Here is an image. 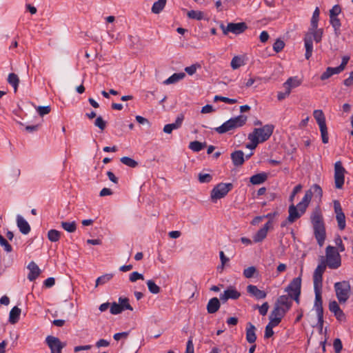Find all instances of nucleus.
<instances>
[{
	"instance_id": "obj_3",
	"label": "nucleus",
	"mask_w": 353,
	"mask_h": 353,
	"mask_svg": "<svg viewBox=\"0 0 353 353\" xmlns=\"http://www.w3.org/2000/svg\"><path fill=\"white\" fill-rule=\"evenodd\" d=\"M336 296L340 303H345L350 296L351 287L348 281L336 282L334 285Z\"/></svg>"
},
{
	"instance_id": "obj_23",
	"label": "nucleus",
	"mask_w": 353,
	"mask_h": 353,
	"mask_svg": "<svg viewBox=\"0 0 353 353\" xmlns=\"http://www.w3.org/2000/svg\"><path fill=\"white\" fill-rule=\"evenodd\" d=\"M256 327L250 322L246 324V341L249 343H254L256 340Z\"/></svg>"
},
{
	"instance_id": "obj_7",
	"label": "nucleus",
	"mask_w": 353,
	"mask_h": 353,
	"mask_svg": "<svg viewBox=\"0 0 353 353\" xmlns=\"http://www.w3.org/2000/svg\"><path fill=\"white\" fill-rule=\"evenodd\" d=\"M313 116L319 126L322 142L323 143H327L329 137L323 112L321 110H315L313 112Z\"/></svg>"
},
{
	"instance_id": "obj_35",
	"label": "nucleus",
	"mask_w": 353,
	"mask_h": 353,
	"mask_svg": "<svg viewBox=\"0 0 353 353\" xmlns=\"http://www.w3.org/2000/svg\"><path fill=\"white\" fill-rule=\"evenodd\" d=\"M61 227L68 232L72 233L77 230V224L75 221L67 222L62 221L61 223Z\"/></svg>"
},
{
	"instance_id": "obj_50",
	"label": "nucleus",
	"mask_w": 353,
	"mask_h": 353,
	"mask_svg": "<svg viewBox=\"0 0 353 353\" xmlns=\"http://www.w3.org/2000/svg\"><path fill=\"white\" fill-rule=\"evenodd\" d=\"M230 65L233 70H236L243 65V61L240 57L235 56L232 58Z\"/></svg>"
},
{
	"instance_id": "obj_25",
	"label": "nucleus",
	"mask_w": 353,
	"mask_h": 353,
	"mask_svg": "<svg viewBox=\"0 0 353 353\" xmlns=\"http://www.w3.org/2000/svg\"><path fill=\"white\" fill-rule=\"evenodd\" d=\"M231 159L234 166L242 165L245 162L243 152L242 150H235L231 154Z\"/></svg>"
},
{
	"instance_id": "obj_47",
	"label": "nucleus",
	"mask_w": 353,
	"mask_h": 353,
	"mask_svg": "<svg viewBox=\"0 0 353 353\" xmlns=\"http://www.w3.org/2000/svg\"><path fill=\"white\" fill-rule=\"evenodd\" d=\"M214 101H221L225 102L228 104H234V103H237V99H230L228 97L219 96V95H216L214 97Z\"/></svg>"
},
{
	"instance_id": "obj_48",
	"label": "nucleus",
	"mask_w": 353,
	"mask_h": 353,
	"mask_svg": "<svg viewBox=\"0 0 353 353\" xmlns=\"http://www.w3.org/2000/svg\"><path fill=\"white\" fill-rule=\"evenodd\" d=\"M309 190H312V195L321 199L323 196V190L321 186L318 184H314Z\"/></svg>"
},
{
	"instance_id": "obj_43",
	"label": "nucleus",
	"mask_w": 353,
	"mask_h": 353,
	"mask_svg": "<svg viewBox=\"0 0 353 353\" xmlns=\"http://www.w3.org/2000/svg\"><path fill=\"white\" fill-rule=\"evenodd\" d=\"M190 19L201 20L203 19V12L199 10H190L187 14Z\"/></svg>"
},
{
	"instance_id": "obj_56",
	"label": "nucleus",
	"mask_w": 353,
	"mask_h": 353,
	"mask_svg": "<svg viewBox=\"0 0 353 353\" xmlns=\"http://www.w3.org/2000/svg\"><path fill=\"white\" fill-rule=\"evenodd\" d=\"M256 307L259 309V312L261 315L265 316L268 313L269 304L268 302H265L261 306L256 305Z\"/></svg>"
},
{
	"instance_id": "obj_51",
	"label": "nucleus",
	"mask_w": 353,
	"mask_h": 353,
	"mask_svg": "<svg viewBox=\"0 0 353 353\" xmlns=\"http://www.w3.org/2000/svg\"><path fill=\"white\" fill-rule=\"evenodd\" d=\"M284 47H285L284 41L279 39H276V41L273 44V50L276 52H281L283 49Z\"/></svg>"
},
{
	"instance_id": "obj_11",
	"label": "nucleus",
	"mask_w": 353,
	"mask_h": 353,
	"mask_svg": "<svg viewBox=\"0 0 353 353\" xmlns=\"http://www.w3.org/2000/svg\"><path fill=\"white\" fill-rule=\"evenodd\" d=\"M345 169L342 165L341 161H336L334 164V183L337 189H341L345 181Z\"/></svg>"
},
{
	"instance_id": "obj_13",
	"label": "nucleus",
	"mask_w": 353,
	"mask_h": 353,
	"mask_svg": "<svg viewBox=\"0 0 353 353\" xmlns=\"http://www.w3.org/2000/svg\"><path fill=\"white\" fill-rule=\"evenodd\" d=\"M46 343L50 349L51 353H61L62 349L66 345L62 343L59 338L50 335L46 338Z\"/></svg>"
},
{
	"instance_id": "obj_64",
	"label": "nucleus",
	"mask_w": 353,
	"mask_h": 353,
	"mask_svg": "<svg viewBox=\"0 0 353 353\" xmlns=\"http://www.w3.org/2000/svg\"><path fill=\"white\" fill-rule=\"evenodd\" d=\"M269 319L270 322L268 323V325H270L272 327L277 326L281 321V320L279 319V318L272 316L271 315H270Z\"/></svg>"
},
{
	"instance_id": "obj_27",
	"label": "nucleus",
	"mask_w": 353,
	"mask_h": 353,
	"mask_svg": "<svg viewBox=\"0 0 353 353\" xmlns=\"http://www.w3.org/2000/svg\"><path fill=\"white\" fill-rule=\"evenodd\" d=\"M288 212L289 216L288 217V221L290 223H294L302 216L301 213L297 210V208L294 204L289 206Z\"/></svg>"
},
{
	"instance_id": "obj_26",
	"label": "nucleus",
	"mask_w": 353,
	"mask_h": 353,
	"mask_svg": "<svg viewBox=\"0 0 353 353\" xmlns=\"http://www.w3.org/2000/svg\"><path fill=\"white\" fill-rule=\"evenodd\" d=\"M17 224L23 234H28L30 232L29 223L21 215L17 216Z\"/></svg>"
},
{
	"instance_id": "obj_46",
	"label": "nucleus",
	"mask_w": 353,
	"mask_h": 353,
	"mask_svg": "<svg viewBox=\"0 0 353 353\" xmlns=\"http://www.w3.org/2000/svg\"><path fill=\"white\" fill-rule=\"evenodd\" d=\"M0 245L3 248V250L6 252H11L12 251V245L1 234H0Z\"/></svg>"
},
{
	"instance_id": "obj_60",
	"label": "nucleus",
	"mask_w": 353,
	"mask_h": 353,
	"mask_svg": "<svg viewBox=\"0 0 353 353\" xmlns=\"http://www.w3.org/2000/svg\"><path fill=\"white\" fill-rule=\"evenodd\" d=\"M51 110L50 106H39L37 108V112L40 116L43 117L47 114H48Z\"/></svg>"
},
{
	"instance_id": "obj_30",
	"label": "nucleus",
	"mask_w": 353,
	"mask_h": 353,
	"mask_svg": "<svg viewBox=\"0 0 353 353\" xmlns=\"http://www.w3.org/2000/svg\"><path fill=\"white\" fill-rule=\"evenodd\" d=\"M21 312V309L17 306L12 307L9 314V322L11 324L17 323L19 320Z\"/></svg>"
},
{
	"instance_id": "obj_9",
	"label": "nucleus",
	"mask_w": 353,
	"mask_h": 353,
	"mask_svg": "<svg viewBox=\"0 0 353 353\" xmlns=\"http://www.w3.org/2000/svg\"><path fill=\"white\" fill-rule=\"evenodd\" d=\"M315 293V301L314 307L316 310L318 324L322 329L323 325V300H322V288H314Z\"/></svg>"
},
{
	"instance_id": "obj_19",
	"label": "nucleus",
	"mask_w": 353,
	"mask_h": 353,
	"mask_svg": "<svg viewBox=\"0 0 353 353\" xmlns=\"http://www.w3.org/2000/svg\"><path fill=\"white\" fill-rule=\"evenodd\" d=\"M329 310L331 312L334 313L336 319L338 321L345 320V315L343 310L340 308L338 303L336 301H332L329 303Z\"/></svg>"
},
{
	"instance_id": "obj_52",
	"label": "nucleus",
	"mask_w": 353,
	"mask_h": 353,
	"mask_svg": "<svg viewBox=\"0 0 353 353\" xmlns=\"http://www.w3.org/2000/svg\"><path fill=\"white\" fill-rule=\"evenodd\" d=\"M198 176L199 181L201 183H210L212 179V176L210 174L199 173Z\"/></svg>"
},
{
	"instance_id": "obj_55",
	"label": "nucleus",
	"mask_w": 353,
	"mask_h": 353,
	"mask_svg": "<svg viewBox=\"0 0 353 353\" xmlns=\"http://www.w3.org/2000/svg\"><path fill=\"white\" fill-rule=\"evenodd\" d=\"M94 125L98 127L101 130H103L106 127V122L99 116L97 117L94 121Z\"/></svg>"
},
{
	"instance_id": "obj_17",
	"label": "nucleus",
	"mask_w": 353,
	"mask_h": 353,
	"mask_svg": "<svg viewBox=\"0 0 353 353\" xmlns=\"http://www.w3.org/2000/svg\"><path fill=\"white\" fill-rule=\"evenodd\" d=\"M301 276L293 279L285 288V291L288 292V295L301 294Z\"/></svg>"
},
{
	"instance_id": "obj_2",
	"label": "nucleus",
	"mask_w": 353,
	"mask_h": 353,
	"mask_svg": "<svg viewBox=\"0 0 353 353\" xmlns=\"http://www.w3.org/2000/svg\"><path fill=\"white\" fill-rule=\"evenodd\" d=\"M248 120V117L244 114H240L237 117L230 118L221 125L215 128L214 130L219 134H224L238 128L243 126Z\"/></svg>"
},
{
	"instance_id": "obj_1",
	"label": "nucleus",
	"mask_w": 353,
	"mask_h": 353,
	"mask_svg": "<svg viewBox=\"0 0 353 353\" xmlns=\"http://www.w3.org/2000/svg\"><path fill=\"white\" fill-rule=\"evenodd\" d=\"M310 220L317 243L319 246H323L326 237V232L323 214L319 206L316 207L312 211Z\"/></svg>"
},
{
	"instance_id": "obj_8",
	"label": "nucleus",
	"mask_w": 353,
	"mask_h": 353,
	"mask_svg": "<svg viewBox=\"0 0 353 353\" xmlns=\"http://www.w3.org/2000/svg\"><path fill=\"white\" fill-rule=\"evenodd\" d=\"M224 35H228L229 32L238 35L244 32L248 29V26L245 22L228 23L225 26L223 23L219 26Z\"/></svg>"
},
{
	"instance_id": "obj_29",
	"label": "nucleus",
	"mask_w": 353,
	"mask_h": 353,
	"mask_svg": "<svg viewBox=\"0 0 353 353\" xmlns=\"http://www.w3.org/2000/svg\"><path fill=\"white\" fill-rule=\"evenodd\" d=\"M268 179V174L261 172L252 176L250 178V182L253 185H259L264 183Z\"/></svg>"
},
{
	"instance_id": "obj_22",
	"label": "nucleus",
	"mask_w": 353,
	"mask_h": 353,
	"mask_svg": "<svg viewBox=\"0 0 353 353\" xmlns=\"http://www.w3.org/2000/svg\"><path fill=\"white\" fill-rule=\"evenodd\" d=\"M247 292L256 299H263L267 296V293L265 291L259 290L254 285H248L247 286Z\"/></svg>"
},
{
	"instance_id": "obj_12",
	"label": "nucleus",
	"mask_w": 353,
	"mask_h": 353,
	"mask_svg": "<svg viewBox=\"0 0 353 353\" xmlns=\"http://www.w3.org/2000/svg\"><path fill=\"white\" fill-rule=\"evenodd\" d=\"M325 261L322 258L320 263L317 265L313 274L314 288L323 287V274L326 269Z\"/></svg>"
},
{
	"instance_id": "obj_32",
	"label": "nucleus",
	"mask_w": 353,
	"mask_h": 353,
	"mask_svg": "<svg viewBox=\"0 0 353 353\" xmlns=\"http://www.w3.org/2000/svg\"><path fill=\"white\" fill-rule=\"evenodd\" d=\"M185 77V74L184 72L174 73L172 76L165 80L163 83L165 85L175 83L183 79Z\"/></svg>"
},
{
	"instance_id": "obj_20",
	"label": "nucleus",
	"mask_w": 353,
	"mask_h": 353,
	"mask_svg": "<svg viewBox=\"0 0 353 353\" xmlns=\"http://www.w3.org/2000/svg\"><path fill=\"white\" fill-rule=\"evenodd\" d=\"M272 225V221H268L264 226L259 230L254 235L253 240L255 243L261 242L266 236L270 227Z\"/></svg>"
},
{
	"instance_id": "obj_59",
	"label": "nucleus",
	"mask_w": 353,
	"mask_h": 353,
	"mask_svg": "<svg viewBox=\"0 0 353 353\" xmlns=\"http://www.w3.org/2000/svg\"><path fill=\"white\" fill-rule=\"evenodd\" d=\"M312 197V190H307L305 193L303 198L301 200L303 203L306 204V205H309L310 201Z\"/></svg>"
},
{
	"instance_id": "obj_10",
	"label": "nucleus",
	"mask_w": 353,
	"mask_h": 353,
	"mask_svg": "<svg viewBox=\"0 0 353 353\" xmlns=\"http://www.w3.org/2000/svg\"><path fill=\"white\" fill-rule=\"evenodd\" d=\"M233 185L231 183H220L217 184L211 191L212 200H217L225 196L232 189Z\"/></svg>"
},
{
	"instance_id": "obj_14",
	"label": "nucleus",
	"mask_w": 353,
	"mask_h": 353,
	"mask_svg": "<svg viewBox=\"0 0 353 353\" xmlns=\"http://www.w3.org/2000/svg\"><path fill=\"white\" fill-rule=\"evenodd\" d=\"M334 209L336 213V219L338 223V227L341 230H343L345 229L346 225L345 216L343 212L340 202L337 200L334 201Z\"/></svg>"
},
{
	"instance_id": "obj_53",
	"label": "nucleus",
	"mask_w": 353,
	"mask_h": 353,
	"mask_svg": "<svg viewBox=\"0 0 353 353\" xmlns=\"http://www.w3.org/2000/svg\"><path fill=\"white\" fill-rule=\"evenodd\" d=\"M201 65L199 63H195L192 64L190 66H188L185 68V71L189 74V75H193L195 74L197 68H200Z\"/></svg>"
},
{
	"instance_id": "obj_58",
	"label": "nucleus",
	"mask_w": 353,
	"mask_h": 353,
	"mask_svg": "<svg viewBox=\"0 0 353 353\" xmlns=\"http://www.w3.org/2000/svg\"><path fill=\"white\" fill-rule=\"evenodd\" d=\"M312 197V190H307L305 193L303 198L301 200L303 203L306 204V205H309L310 201Z\"/></svg>"
},
{
	"instance_id": "obj_41",
	"label": "nucleus",
	"mask_w": 353,
	"mask_h": 353,
	"mask_svg": "<svg viewBox=\"0 0 353 353\" xmlns=\"http://www.w3.org/2000/svg\"><path fill=\"white\" fill-rule=\"evenodd\" d=\"M301 84V81L297 77H290L285 85H289L292 89L299 87Z\"/></svg>"
},
{
	"instance_id": "obj_62",
	"label": "nucleus",
	"mask_w": 353,
	"mask_h": 353,
	"mask_svg": "<svg viewBox=\"0 0 353 353\" xmlns=\"http://www.w3.org/2000/svg\"><path fill=\"white\" fill-rule=\"evenodd\" d=\"M341 12V8L339 5H335L332 7V8L330 10V17H337L340 12Z\"/></svg>"
},
{
	"instance_id": "obj_38",
	"label": "nucleus",
	"mask_w": 353,
	"mask_h": 353,
	"mask_svg": "<svg viewBox=\"0 0 353 353\" xmlns=\"http://www.w3.org/2000/svg\"><path fill=\"white\" fill-rule=\"evenodd\" d=\"M61 237V232L57 230L52 229L48 232V238L51 242H57Z\"/></svg>"
},
{
	"instance_id": "obj_57",
	"label": "nucleus",
	"mask_w": 353,
	"mask_h": 353,
	"mask_svg": "<svg viewBox=\"0 0 353 353\" xmlns=\"http://www.w3.org/2000/svg\"><path fill=\"white\" fill-rule=\"evenodd\" d=\"M139 279H144V276L142 274L139 273L138 272H133L130 274L129 280L131 282H135Z\"/></svg>"
},
{
	"instance_id": "obj_39",
	"label": "nucleus",
	"mask_w": 353,
	"mask_h": 353,
	"mask_svg": "<svg viewBox=\"0 0 353 353\" xmlns=\"http://www.w3.org/2000/svg\"><path fill=\"white\" fill-rule=\"evenodd\" d=\"M258 273L256 268L254 266H250L244 269L243 275L247 279L254 277L255 274Z\"/></svg>"
},
{
	"instance_id": "obj_36",
	"label": "nucleus",
	"mask_w": 353,
	"mask_h": 353,
	"mask_svg": "<svg viewBox=\"0 0 353 353\" xmlns=\"http://www.w3.org/2000/svg\"><path fill=\"white\" fill-rule=\"evenodd\" d=\"M206 145L205 142L201 143L198 141H194L190 143L189 148L194 152H199Z\"/></svg>"
},
{
	"instance_id": "obj_28",
	"label": "nucleus",
	"mask_w": 353,
	"mask_h": 353,
	"mask_svg": "<svg viewBox=\"0 0 353 353\" xmlns=\"http://www.w3.org/2000/svg\"><path fill=\"white\" fill-rule=\"evenodd\" d=\"M220 306V301L216 297L212 298L207 304V311L209 314H214L219 310Z\"/></svg>"
},
{
	"instance_id": "obj_49",
	"label": "nucleus",
	"mask_w": 353,
	"mask_h": 353,
	"mask_svg": "<svg viewBox=\"0 0 353 353\" xmlns=\"http://www.w3.org/2000/svg\"><path fill=\"white\" fill-rule=\"evenodd\" d=\"M123 312V308L120 305L119 303H117L113 302L110 306V313L112 314H119Z\"/></svg>"
},
{
	"instance_id": "obj_45",
	"label": "nucleus",
	"mask_w": 353,
	"mask_h": 353,
	"mask_svg": "<svg viewBox=\"0 0 353 353\" xmlns=\"http://www.w3.org/2000/svg\"><path fill=\"white\" fill-rule=\"evenodd\" d=\"M119 303L121 307L123 308V311L125 310H128L130 311L133 310L132 307L129 303V299L126 297H119Z\"/></svg>"
},
{
	"instance_id": "obj_16",
	"label": "nucleus",
	"mask_w": 353,
	"mask_h": 353,
	"mask_svg": "<svg viewBox=\"0 0 353 353\" xmlns=\"http://www.w3.org/2000/svg\"><path fill=\"white\" fill-rule=\"evenodd\" d=\"M241 296V293L233 286L228 287L221 294L220 299L223 303H225L228 299L236 300Z\"/></svg>"
},
{
	"instance_id": "obj_4",
	"label": "nucleus",
	"mask_w": 353,
	"mask_h": 353,
	"mask_svg": "<svg viewBox=\"0 0 353 353\" xmlns=\"http://www.w3.org/2000/svg\"><path fill=\"white\" fill-rule=\"evenodd\" d=\"M326 265L330 269H337L341 265V256L335 247L328 245L326 248Z\"/></svg>"
},
{
	"instance_id": "obj_44",
	"label": "nucleus",
	"mask_w": 353,
	"mask_h": 353,
	"mask_svg": "<svg viewBox=\"0 0 353 353\" xmlns=\"http://www.w3.org/2000/svg\"><path fill=\"white\" fill-rule=\"evenodd\" d=\"M149 291L152 294H158L160 292L161 288L152 280H148L146 282Z\"/></svg>"
},
{
	"instance_id": "obj_33",
	"label": "nucleus",
	"mask_w": 353,
	"mask_h": 353,
	"mask_svg": "<svg viewBox=\"0 0 353 353\" xmlns=\"http://www.w3.org/2000/svg\"><path fill=\"white\" fill-rule=\"evenodd\" d=\"M167 0H158L155 1L152 7V12L154 14L160 13L165 6Z\"/></svg>"
},
{
	"instance_id": "obj_40",
	"label": "nucleus",
	"mask_w": 353,
	"mask_h": 353,
	"mask_svg": "<svg viewBox=\"0 0 353 353\" xmlns=\"http://www.w3.org/2000/svg\"><path fill=\"white\" fill-rule=\"evenodd\" d=\"M113 277V274H105L97 278L96 281V286L103 285L110 281Z\"/></svg>"
},
{
	"instance_id": "obj_24",
	"label": "nucleus",
	"mask_w": 353,
	"mask_h": 353,
	"mask_svg": "<svg viewBox=\"0 0 353 353\" xmlns=\"http://www.w3.org/2000/svg\"><path fill=\"white\" fill-rule=\"evenodd\" d=\"M28 269L30 270L28 279L30 281H34L41 274V270L39 266L34 261H31L28 264Z\"/></svg>"
},
{
	"instance_id": "obj_37",
	"label": "nucleus",
	"mask_w": 353,
	"mask_h": 353,
	"mask_svg": "<svg viewBox=\"0 0 353 353\" xmlns=\"http://www.w3.org/2000/svg\"><path fill=\"white\" fill-rule=\"evenodd\" d=\"M286 313L287 312H285L284 310L274 305V309L272 310L270 315L276 318L277 317L279 319L282 320V319L285 316Z\"/></svg>"
},
{
	"instance_id": "obj_63",
	"label": "nucleus",
	"mask_w": 353,
	"mask_h": 353,
	"mask_svg": "<svg viewBox=\"0 0 353 353\" xmlns=\"http://www.w3.org/2000/svg\"><path fill=\"white\" fill-rule=\"evenodd\" d=\"M194 344L192 336H190L186 344V350L185 353H194Z\"/></svg>"
},
{
	"instance_id": "obj_54",
	"label": "nucleus",
	"mask_w": 353,
	"mask_h": 353,
	"mask_svg": "<svg viewBox=\"0 0 353 353\" xmlns=\"http://www.w3.org/2000/svg\"><path fill=\"white\" fill-rule=\"evenodd\" d=\"M248 139L250 141V143L246 145V148L254 150L256 148L259 143V140H256L255 137H251V135L248 134Z\"/></svg>"
},
{
	"instance_id": "obj_5",
	"label": "nucleus",
	"mask_w": 353,
	"mask_h": 353,
	"mask_svg": "<svg viewBox=\"0 0 353 353\" xmlns=\"http://www.w3.org/2000/svg\"><path fill=\"white\" fill-rule=\"evenodd\" d=\"M274 126L272 124H266L262 128H254L249 134L251 137H255L259 143H263L268 140L273 133Z\"/></svg>"
},
{
	"instance_id": "obj_15",
	"label": "nucleus",
	"mask_w": 353,
	"mask_h": 353,
	"mask_svg": "<svg viewBox=\"0 0 353 353\" xmlns=\"http://www.w3.org/2000/svg\"><path fill=\"white\" fill-rule=\"evenodd\" d=\"M314 35L315 34L312 33V32H307L303 38L305 48V57L307 60L310 59L312 55L313 40L314 41Z\"/></svg>"
},
{
	"instance_id": "obj_42",
	"label": "nucleus",
	"mask_w": 353,
	"mask_h": 353,
	"mask_svg": "<svg viewBox=\"0 0 353 353\" xmlns=\"http://www.w3.org/2000/svg\"><path fill=\"white\" fill-rule=\"evenodd\" d=\"M120 161L130 168H136L138 165V163L135 160L128 157H121Z\"/></svg>"
},
{
	"instance_id": "obj_6",
	"label": "nucleus",
	"mask_w": 353,
	"mask_h": 353,
	"mask_svg": "<svg viewBox=\"0 0 353 353\" xmlns=\"http://www.w3.org/2000/svg\"><path fill=\"white\" fill-rule=\"evenodd\" d=\"M319 14L320 11L318 7L314 10L311 21H310V27L309 28L307 32H312V33L314 34V41L316 43H319L321 41L323 30L322 28H318V23L319 20Z\"/></svg>"
},
{
	"instance_id": "obj_31",
	"label": "nucleus",
	"mask_w": 353,
	"mask_h": 353,
	"mask_svg": "<svg viewBox=\"0 0 353 353\" xmlns=\"http://www.w3.org/2000/svg\"><path fill=\"white\" fill-rule=\"evenodd\" d=\"M330 23L332 28H334V34L336 37H339L341 34V23L340 19L336 17H330Z\"/></svg>"
},
{
	"instance_id": "obj_34",
	"label": "nucleus",
	"mask_w": 353,
	"mask_h": 353,
	"mask_svg": "<svg viewBox=\"0 0 353 353\" xmlns=\"http://www.w3.org/2000/svg\"><path fill=\"white\" fill-rule=\"evenodd\" d=\"M8 82L13 87L14 91L16 92L17 91V88L19 83V79L18 76L14 73L9 74L8 77Z\"/></svg>"
},
{
	"instance_id": "obj_21",
	"label": "nucleus",
	"mask_w": 353,
	"mask_h": 353,
	"mask_svg": "<svg viewBox=\"0 0 353 353\" xmlns=\"http://www.w3.org/2000/svg\"><path fill=\"white\" fill-rule=\"evenodd\" d=\"M184 116L183 114H179L176 119L174 123L166 124L163 128V132L167 134L172 133L173 130L179 129L183 121Z\"/></svg>"
},
{
	"instance_id": "obj_61",
	"label": "nucleus",
	"mask_w": 353,
	"mask_h": 353,
	"mask_svg": "<svg viewBox=\"0 0 353 353\" xmlns=\"http://www.w3.org/2000/svg\"><path fill=\"white\" fill-rule=\"evenodd\" d=\"M333 346L335 353H341L343 348V345L341 341L339 339H334Z\"/></svg>"
},
{
	"instance_id": "obj_18",
	"label": "nucleus",
	"mask_w": 353,
	"mask_h": 353,
	"mask_svg": "<svg viewBox=\"0 0 353 353\" xmlns=\"http://www.w3.org/2000/svg\"><path fill=\"white\" fill-rule=\"evenodd\" d=\"M274 305L288 312L292 305V301L288 295H281L278 297Z\"/></svg>"
}]
</instances>
